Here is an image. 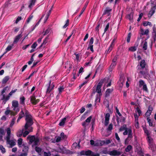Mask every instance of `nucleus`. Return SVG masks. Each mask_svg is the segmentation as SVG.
<instances>
[{
  "instance_id": "nucleus-14",
  "label": "nucleus",
  "mask_w": 156,
  "mask_h": 156,
  "mask_svg": "<svg viewBox=\"0 0 156 156\" xmlns=\"http://www.w3.org/2000/svg\"><path fill=\"white\" fill-rule=\"evenodd\" d=\"M12 105L13 107H19V103L18 101L13 100L12 102Z\"/></svg>"
},
{
  "instance_id": "nucleus-13",
  "label": "nucleus",
  "mask_w": 156,
  "mask_h": 156,
  "mask_svg": "<svg viewBox=\"0 0 156 156\" xmlns=\"http://www.w3.org/2000/svg\"><path fill=\"white\" fill-rule=\"evenodd\" d=\"M113 89H108L105 92V97H108L110 94L112 92Z\"/></svg>"
},
{
  "instance_id": "nucleus-18",
  "label": "nucleus",
  "mask_w": 156,
  "mask_h": 156,
  "mask_svg": "<svg viewBox=\"0 0 156 156\" xmlns=\"http://www.w3.org/2000/svg\"><path fill=\"white\" fill-rule=\"evenodd\" d=\"M35 138L34 136H30L29 135L27 137V138L29 139L30 142L31 143L34 142Z\"/></svg>"
},
{
  "instance_id": "nucleus-43",
  "label": "nucleus",
  "mask_w": 156,
  "mask_h": 156,
  "mask_svg": "<svg viewBox=\"0 0 156 156\" xmlns=\"http://www.w3.org/2000/svg\"><path fill=\"white\" fill-rule=\"evenodd\" d=\"M147 42L146 41H145L144 42V44L143 45V48L144 50H146L147 49Z\"/></svg>"
},
{
  "instance_id": "nucleus-32",
  "label": "nucleus",
  "mask_w": 156,
  "mask_h": 156,
  "mask_svg": "<svg viewBox=\"0 0 156 156\" xmlns=\"http://www.w3.org/2000/svg\"><path fill=\"white\" fill-rule=\"evenodd\" d=\"M133 14L131 13L130 14L126 16V18L130 20H132L133 19Z\"/></svg>"
},
{
  "instance_id": "nucleus-36",
  "label": "nucleus",
  "mask_w": 156,
  "mask_h": 156,
  "mask_svg": "<svg viewBox=\"0 0 156 156\" xmlns=\"http://www.w3.org/2000/svg\"><path fill=\"white\" fill-rule=\"evenodd\" d=\"M116 65V63L115 62H112L110 66L109 70L110 71H112V69Z\"/></svg>"
},
{
  "instance_id": "nucleus-7",
  "label": "nucleus",
  "mask_w": 156,
  "mask_h": 156,
  "mask_svg": "<svg viewBox=\"0 0 156 156\" xmlns=\"http://www.w3.org/2000/svg\"><path fill=\"white\" fill-rule=\"evenodd\" d=\"M22 36L23 35L22 34V33L16 36L14 38L13 43L14 44H17Z\"/></svg>"
},
{
  "instance_id": "nucleus-11",
  "label": "nucleus",
  "mask_w": 156,
  "mask_h": 156,
  "mask_svg": "<svg viewBox=\"0 0 156 156\" xmlns=\"http://www.w3.org/2000/svg\"><path fill=\"white\" fill-rule=\"evenodd\" d=\"M7 135L6 136L7 140V141L9 140L10 137L11 135V129L10 128H8L7 129Z\"/></svg>"
},
{
  "instance_id": "nucleus-64",
  "label": "nucleus",
  "mask_w": 156,
  "mask_h": 156,
  "mask_svg": "<svg viewBox=\"0 0 156 156\" xmlns=\"http://www.w3.org/2000/svg\"><path fill=\"white\" fill-rule=\"evenodd\" d=\"M28 154L27 153L23 152L20 154L19 156H27Z\"/></svg>"
},
{
  "instance_id": "nucleus-31",
  "label": "nucleus",
  "mask_w": 156,
  "mask_h": 156,
  "mask_svg": "<svg viewBox=\"0 0 156 156\" xmlns=\"http://www.w3.org/2000/svg\"><path fill=\"white\" fill-rule=\"evenodd\" d=\"M88 2H86L84 7L83 8L82 10L81 11V13L79 16H80V15L83 13V12L85 10V9L88 4Z\"/></svg>"
},
{
  "instance_id": "nucleus-2",
  "label": "nucleus",
  "mask_w": 156,
  "mask_h": 156,
  "mask_svg": "<svg viewBox=\"0 0 156 156\" xmlns=\"http://www.w3.org/2000/svg\"><path fill=\"white\" fill-rule=\"evenodd\" d=\"M55 85L54 83L53 82L51 83V80H50L49 81V85L48 87L47 90L46 91V93L49 94L51 91L53 90L54 88Z\"/></svg>"
},
{
  "instance_id": "nucleus-28",
  "label": "nucleus",
  "mask_w": 156,
  "mask_h": 156,
  "mask_svg": "<svg viewBox=\"0 0 156 156\" xmlns=\"http://www.w3.org/2000/svg\"><path fill=\"white\" fill-rule=\"evenodd\" d=\"M140 65L142 68L144 69V68L146 65L145 61L144 60H142L140 62Z\"/></svg>"
},
{
  "instance_id": "nucleus-52",
  "label": "nucleus",
  "mask_w": 156,
  "mask_h": 156,
  "mask_svg": "<svg viewBox=\"0 0 156 156\" xmlns=\"http://www.w3.org/2000/svg\"><path fill=\"white\" fill-rule=\"evenodd\" d=\"M131 33H129L128 34L127 37V42L128 43H129L130 41V37H131Z\"/></svg>"
},
{
  "instance_id": "nucleus-44",
  "label": "nucleus",
  "mask_w": 156,
  "mask_h": 156,
  "mask_svg": "<svg viewBox=\"0 0 156 156\" xmlns=\"http://www.w3.org/2000/svg\"><path fill=\"white\" fill-rule=\"evenodd\" d=\"M35 149L36 151L38 153H40L42 151L41 148L37 146L35 147Z\"/></svg>"
},
{
  "instance_id": "nucleus-42",
  "label": "nucleus",
  "mask_w": 156,
  "mask_h": 156,
  "mask_svg": "<svg viewBox=\"0 0 156 156\" xmlns=\"http://www.w3.org/2000/svg\"><path fill=\"white\" fill-rule=\"evenodd\" d=\"M16 119L15 117L12 119L10 125V127H12L13 126L15 123Z\"/></svg>"
},
{
  "instance_id": "nucleus-62",
  "label": "nucleus",
  "mask_w": 156,
  "mask_h": 156,
  "mask_svg": "<svg viewBox=\"0 0 156 156\" xmlns=\"http://www.w3.org/2000/svg\"><path fill=\"white\" fill-rule=\"evenodd\" d=\"M143 89L144 91H145L146 92L147 91L148 89L147 87V85L146 84H144L143 86Z\"/></svg>"
},
{
  "instance_id": "nucleus-61",
  "label": "nucleus",
  "mask_w": 156,
  "mask_h": 156,
  "mask_svg": "<svg viewBox=\"0 0 156 156\" xmlns=\"http://www.w3.org/2000/svg\"><path fill=\"white\" fill-rule=\"evenodd\" d=\"M29 133V132L28 131H25L24 133H23V137H26Z\"/></svg>"
},
{
  "instance_id": "nucleus-46",
  "label": "nucleus",
  "mask_w": 156,
  "mask_h": 156,
  "mask_svg": "<svg viewBox=\"0 0 156 156\" xmlns=\"http://www.w3.org/2000/svg\"><path fill=\"white\" fill-rule=\"evenodd\" d=\"M60 136L63 139H65L67 138L66 136L65 135L63 132H62L61 133Z\"/></svg>"
},
{
  "instance_id": "nucleus-8",
  "label": "nucleus",
  "mask_w": 156,
  "mask_h": 156,
  "mask_svg": "<svg viewBox=\"0 0 156 156\" xmlns=\"http://www.w3.org/2000/svg\"><path fill=\"white\" fill-rule=\"evenodd\" d=\"M156 9V5H155L153 7H151L150 10L149 11L148 16L149 17H151L152 15L155 12V10Z\"/></svg>"
},
{
  "instance_id": "nucleus-27",
  "label": "nucleus",
  "mask_w": 156,
  "mask_h": 156,
  "mask_svg": "<svg viewBox=\"0 0 156 156\" xmlns=\"http://www.w3.org/2000/svg\"><path fill=\"white\" fill-rule=\"evenodd\" d=\"M147 140L148 142L151 145H152V144L153 139L150 136H147Z\"/></svg>"
},
{
  "instance_id": "nucleus-26",
  "label": "nucleus",
  "mask_w": 156,
  "mask_h": 156,
  "mask_svg": "<svg viewBox=\"0 0 156 156\" xmlns=\"http://www.w3.org/2000/svg\"><path fill=\"white\" fill-rule=\"evenodd\" d=\"M25 115L26 116V118L32 117L31 115L28 112V111L26 109L24 110Z\"/></svg>"
},
{
  "instance_id": "nucleus-59",
  "label": "nucleus",
  "mask_w": 156,
  "mask_h": 156,
  "mask_svg": "<svg viewBox=\"0 0 156 156\" xmlns=\"http://www.w3.org/2000/svg\"><path fill=\"white\" fill-rule=\"evenodd\" d=\"M13 110L16 112L17 113L20 110V108L18 107H13Z\"/></svg>"
},
{
  "instance_id": "nucleus-5",
  "label": "nucleus",
  "mask_w": 156,
  "mask_h": 156,
  "mask_svg": "<svg viewBox=\"0 0 156 156\" xmlns=\"http://www.w3.org/2000/svg\"><path fill=\"white\" fill-rule=\"evenodd\" d=\"M121 153L116 150H113L109 152V154L112 156H119L121 155Z\"/></svg>"
},
{
  "instance_id": "nucleus-15",
  "label": "nucleus",
  "mask_w": 156,
  "mask_h": 156,
  "mask_svg": "<svg viewBox=\"0 0 156 156\" xmlns=\"http://www.w3.org/2000/svg\"><path fill=\"white\" fill-rule=\"evenodd\" d=\"M112 11V9H110L109 7H107L105 10L104 13L103 15L108 14V15L110 14V12Z\"/></svg>"
},
{
  "instance_id": "nucleus-40",
  "label": "nucleus",
  "mask_w": 156,
  "mask_h": 156,
  "mask_svg": "<svg viewBox=\"0 0 156 156\" xmlns=\"http://www.w3.org/2000/svg\"><path fill=\"white\" fill-rule=\"evenodd\" d=\"M64 89V88L63 86H60L58 88V90L59 91L58 93L61 94V93L63 91Z\"/></svg>"
},
{
  "instance_id": "nucleus-38",
  "label": "nucleus",
  "mask_w": 156,
  "mask_h": 156,
  "mask_svg": "<svg viewBox=\"0 0 156 156\" xmlns=\"http://www.w3.org/2000/svg\"><path fill=\"white\" fill-rule=\"evenodd\" d=\"M13 45L14 44L13 43L11 45H8L5 49L6 50V51H10Z\"/></svg>"
},
{
  "instance_id": "nucleus-19",
  "label": "nucleus",
  "mask_w": 156,
  "mask_h": 156,
  "mask_svg": "<svg viewBox=\"0 0 156 156\" xmlns=\"http://www.w3.org/2000/svg\"><path fill=\"white\" fill-rule=\"evenodd\" d=\"M101 87L99 86H97L96 89V91L99 94V96L102 95V93L101 92Z\"/></svg>"
},
{
  "instance_id": "nucleus-29",
  "label": "nucleus",
  "mask_w": 156,
  "mask_h": 156,
  "mask_svg": "<svg viewBox=\"0 0 156 156\" xmlns=\"http://www.w3.org/2000/svg\"><path fill=\"white\" fill-rule=\"evenodd\" d=\"M29 147L28 146H23V149L22 151L24 152L27 153L28 154V152Z\"/></svg>"
},
{
  "instance_id": "nucleus-58",
  "label": "nucleus",
  "mask_w": 156,
  "mask_h": 156,
  "mask_svg": "<svg viewBox=\"0 0 156 156\" xmlns=\"http://www.w3.org/2000/svg\"><path fill=\"white\" fill-rule=\"evenodd\" d=\"M0 134L1 135H4L5 134L4 130L2 128H0Z\"/></svg>"
},
{
  "instance_id": "nucleus-22",
  "label": "nucleus",
  "mask_w": 156,
  "mask_h": 156,
  "mask_svg": "<svg viewBox=\"0 0 156 156\" xmlns=\"http://www.w3.org/2000/svg\"><path fill=\"white\" fill-rule=\"evenodd\" d=\"M66 120V117H65V118H63V119H62L61 120L60 122L59 123V124H58L60 126H63L64 125L65 123V122Z\"/></svg>"
},
{
  "instance_id": "nucleus-45",
  "label": "nucleus",
  "mask_w": 156,
  "mask_h": 156,
  "mask_svg": "<svg viewBox=\"0 0 156 156\" xmlns=\"http://www.w3.org/2000/svg\"><path fill=\"white\" fill-rule=\"evenodd\" d=\"M113 128V125L112 123L110 124L108 128H107V130L109 131H111L112 129Z\"/></svg>"
},
{
  "instance_id": "nucleus-54",
  "label": "nucleus",
  "mask_w": 156,
  "mask_h": 156,
  "mask_svg": "<svg viewBox=\"0 0 156 156\" xmlns=\"http://www.w3.org/2000/svg\"><path fill=\"white\" fill-rule=\"evenodd\" d=\"M136 110L139 115V116H140L141 115V112H142L141 110H140V109L138 107H137L136 108Z\"/></svg>"
},
{
  "instance_id": "nucleus-4",
  "label": "nucleus",
  "mask_w": 156,
  "mask_h": 156,
  "mask_svg": "<svg viewBox=\"0 0 156 156\" xmlns=\"http://www.w3.org/2000/svg\"><path fill=\"white\" fill-rule=\"evenodd\" d=\"M123 134L124 135L128 134L127 138L129 139L130 140L133 137L132 131L131 129H128V131L126 130V131H125L123 132Z\"/></svg>"
},
{
  "instance_id": "nucleus-47",
  "label": "nucleus",
  "mask_w": 156,
  "mask_h": 156,
  "mask_svg": "<svg viewBox=\"0 0 156 156\" xmlns=\"http://www.w3.org/2000/svg\"><path fill=\"white\" fill-rule=\"evenodd\" d=\"M25 115L24 112L23 110H21L19 114V116L21 117L22 118Z\"/></svg>"
},
{
  "instance_id": "nucleus-23",
  "label": "nucleus",
  "mask_w": 156,
  "mask_h": 156,
  "mask_svg": "<svg viewBox=\"0 0 156 156\" xmlns=\"http://www.w3.org/2000/svg\"><path fill=\"white\" fill-rule=\"evenodd\" d=\"M125 80V77L123 76H121L120 78L119 83H120L122 85H123V83L124 82Z\"/></svg>"
},
{
  "instance_id": "nucleus-41",
  "label": "nucleus",
  "mask_w": 156,
  "mask_h": 156,
  "mask_svg": "<svg viewBox=\"0 0 156 156\" xmlns=\"http://www.w3.org/2000/svg\"><path fill=\"white\" fill-rule=\"evenodd\" d=\"M132 149V146L130 145H129L126 148L125 151L126 152H128L129 151Z\"/></svg>"
},
{
  "instance_id": "nucleus-35",
  "label": "nucleus",
  "mask_w": 156,
  "mask_h": 156,
  "mask_svg": "<svg viewBox=\"0 0 156 156\" xmlns=\"http://www.w3.org/2000/svg\"><path fill=\"white\" fill-rule=\"evenodd\" d=\"M93 153L92 151L90 150H88V151H85V155H86L87 156H88L91 155V154Z\"/></svg>"
},
{
  "instance_id": "nucleus-39",
  "label": "nucleus",
  "mask_w": 156,
  "mask_h": 156,
  "mask_svg": "<svg viewBox=\"0 0 156 156\" xmlns=\"http://www.w3.org/2000/svg\"><path fill=\"white\" fill-rule=\"evenodd\" d=\"M145 84L144 81L141 80H140L139 81V86L140 87H141L143 86L144 84Z\"/></svg>"
},
{
  "instance_id": "nucleus-50",
  "label": "nucleus",
  "mask_w": 156,
  "mask_h": 156,
  "mask_svg": "<svg viewBox=\"0 0 156 156\" xmlns=\"http://www.w3.org/2000/svg\"><path fill=\"white\" fill-rule=\"evenodd\" d=\"M33 15H31L27 19V20L26 21V23H29V22H30V21L33 18Z\"/></svg>"
},
{
  "instance_id": "nucleus-12",
  "label": "nucleus",
  "mask_w": 156,
  "mask_h": 156,
  "mask_svg": "<svg viewBox=\"0 0 156 156\" xmlns=\"http://www.w3.org/2000/svg\"><path fill=\"white\" fill-rule=\"evenodd\" d=\"M10 79V77L9 76H5L2 79V84H5L7 81Z\"/></svg>"
},
{
  "instance_id": "nucleus-10",
  "label": "nucleus",
  "mask_w": 156,
  "mask_h": 156,
  "mask_svg": "<svg viewBox=\"0 0 156 156\" xmlns=\"http://www.w3.org/2000/svg\"><path fill=\"white\" fill-rule=\"evenodd\" d=\"M153 110V108L151 106H149L145 114V115L147 116H149Z\"/></svg>"
},
{
  "instance_id": "nucleus-60",
  "label": "nucleus",
  "mask_w": 156,
  "mask_h": 156,
  "mask_svg": "<svg viewBox=\"0 0 156 156\" xmlns=\"http://www.w3.org/2000/svg\"><path fill=\"white\" fill-rule=\"evenodd\" d=\"M98 142H99V145L100 146H102L105 144V141L103 140H98Z\"/></svg>"
},
{
  "instance_id": "nucleus-48",
  "label": "nucleus",
  "mask_w": 156,
  "mask_h": 156,
  "mask_svg": "<svg viewBox=\"0 0 156 156\" xmlns=\"http://www.w3.org/2000/svg\"><path fill=\"white\" fill-rule=\"evenodd\" d=\"M9 144L11 146V147L13 146H14L16 144V143L13 140H9Z\"/></svg>"
},
{
  "instance_id": "nucleus-1",
  "label": "nucleus",
  "mask_w": 156,
  "mask_h": 156,
  "mask_svg": "<svg viewBox=\"0 0 156 156\" xmlns=\"http://www.w3.org/2000/svg\"><path fill=\"white\" fill-rule=\"evenodd\" d=\"M25 120L26 123L24 126V128L25 130H27L29 126L33 124V122L32 117L26 118Z\"/></svg>"
},
{
  "instance_id": "nucleus-16",
  "label": "nucleus",
  "mask_w": 156,
  "mask_h": 156,
  "mask_svg": "<svg viewBox=\"0 0 156 156\" xmlns=\"http://www.w3.org/2000/svg\"><path fill=\"white\" fill-rule=\"evenodd\" d=\"M135 45L136 44H135L134 46L130 47L129 49V50L133 52L136 51L138 45L136 44V46Z\"/></svg>"
},
{
  "instance_id": "nucleus-6",
  "label": "nucleus",
  "mask_w": 156,
  "mask_h": 156,
  "mask_svg": "<svg viewBox=\"0 0 156 156\" xmlns=\"http://www.w3.org/2000/svg\"><path fill=\"white\" fill-rule=\"evenodd\" d=\"M110 116V114L108 113H106L105 115L104 123V125L105 126H107L109 123Z\"/></svg>"
},
{
  "instance_id": "nucleus-17",
  "label": "nucleus",
  "mask_w": 156,
  "mask_h": 156,
  "mask_svg": "<svg viewBox=\"0 0 156 156\" xmlns=\"http://www.w3.org/2000/svg\"><path fill=\"white\" fill-rule=\"evenodd\" d=\"M152 35L154 40V42H155L156 41V31L155 28H153V30L152 32Z\"/></svg>"
},
{
  "instance_id": "nucleus-24",
  "label": "nucleus",
  "mask_w": 156,
  "mask_h": 156,
  "mask_svg": "<svg viewBox=\"0 0 156 156\" xmlns=\"http://www.w3.org/2000/svg\"><path fill=\"white\" fill-rule=\"evenodd\" d=\"M9 98L10 96L9 95L6 97H5V94H3L2 100H3L4 101L6 102L9 99Z\"/></svg>"
},
{
  "instance_id": "nucleus-34",
  "label": "nucleus",
  "mask_w": 156,
  "mask_h": 156,
  "mask_svg": "<svg viewBox=\"0 0 156 156\" xmlns=\"http://www.w3.org/2000/svg\"><path fill=\"white\" fill-rule=\"evenodd\" d=\"M0 150L1 151V152L2 154H4L6 152L5 148L1 145H0Z\"/></svg>"
},
{
  "instance_id": "nucleus-33",
  "label": "nucleus",
  "mask_w": 156,
  "mask_h": 156,
  "mask_svg": "<svg viewBox=\"0 0 156 156\" xmlns=\"http://www.w3.org/2000/svg\"><path fill=\"white\" fill-rule=\"evenodd\" d=\"M20 103L22 105H24L25 104L24 101L25 100V98L24 97L22 96L20 97Z\"/></svg>"
},
{
  "instance_id": "nucleus-55",
  "label": "nucleus",
  "mask_w": 156,
  "mask_h": 156,
  "mask_svg": "<svg viewBox=\"0 0 156 156\" xmlns=\"http://www.w3.org/2000/svg\"><path fill=\"white\" fill-rule=\"evenodd\" d=\"M113 45H112V44H111L108 51H107V53H109L112 51L113 47Z\"/></svg>"
},
{
  "instance_id": "nucleus-9",
  "label": "nucleus",
  "mask_w": 156,
  "mask_h": 156,
  "mask_svg": "<svg viewBox=\"0 0 156 156\" xmlns=\"http://www.w3.org/2000/svg\"><path fill=\"white\" fill-rule=\"evenodd\" d=\"M140 37H141L142 35H147L149 33V30L148 29H146L145 31L143 29L141 28L140 30Z\"/></svg>"
},
{
  "instance_id": "nucleus-57",
  "label": "nucleus",
  "mask_w": 156,
  "mask_h": 156,
  "mask_svg": "<svg viewBox=\"0 0 156 156\" xmlns=\"http://www.w3.org/2000/svg\"><path fill=\"white\" fill-rule=\"evenodd\" d=\"M37 44V43L36 42H35L31 46V48H35Z\"/></svg>"
},
{
  "instance_id": "nucleus-51",
  "label": "nucleus",
  "mask_w": 156,
  "mask_h": 156,
  "mask_svg": "<svg viewBox=\"0 0 156 156\" xmlns=\"http://www.w3.org/2000/svg\"><path fill=\"white\" fill-rule=\"evenodd\" d=\"M104 80H101L98 83L97 86H99L100 87H101L102 84L104 82Z\"/></svg>"
},
{
  "instance_id": "nucleus-53",
  "label": "nucleus",
  "mask_w": 156,
  "mask_h": 156,
  "mask_svg": "<svg viewBox=\"0 0 156 156\" xmlns=\"http://www.w3.org/2000/svg\"><path fill=\"white\" fill-rule=\"evenodd\" d=\"M94 42V38L93 37H91L89 41V45H93V44Z\"/></svg>"
},
{
  "instance_id": "nucleus-49",
  "label": "nucleus",
  "mask_w": 156,
  "mask_h": 156,
  "mask_svg": "<svg viewBox=\"0 0 156 156\" xmlns=\"http://www.w3.org/2000/svg\"><path fill=\"white\" fill-rule=\"evenodd\" d=\"M39 140L38 138L37 137H36L34 141V145L36 146L37 145H38V143L39 142Z\"/></svg>"
},
{
  "instance_id": "nucleus-20",
  "label": "nucleus",
  "mask_w": 156,
  "mask_h": 156,
  "mask_svg": "<svg viewBox=\"0 0 156 156\" xmlns=\"http://www.w3.org/2000/svg\"><path fill=\"white\" fill-rule=\"evenodd\" d=\"M124 130H125V131H126V130L128 131V129L127 128L126 125V124L123 125L119 129V131H122Z\"/></svg>"
},
{
  "instance_id": "nucleus-63",
  "label": "nucleus",
  "mask_w": 156,
  "mask_h": 156,
  "mask_svg": "<svg viewBox=\"0 0 156 156\" xmlns=\"http://www.w3.org/2000/svg\"><path fill=\"white\" fill-rule=\"evenodd\" d=\"M92 118V116H90L88 117L85 120V122H90Z\"/></svg>"
},
{
  "instance_id": "nucleus-25",
  "label": "nucleus",
  "mask_w": 156,
  "mask_h": 156,
  "mask_svg": "<svg viewBox=\"0 0 156 156\" xmlns=\"http://www.w3.org/2000/svg\"><path fill=\"white\" fill-rule=\"evenodd\" d=\"M35 1L34 0H30V4L28 6V7L30 8H31L33 6L35 5Z\"/></svg>"
},
{
  "instance_id": "nucleus-21",
  "label": "nucleus",
  "mask_w": 156,
  "mask_h": 156,
  "mask_svg": "<svg viewBox=\"0 0 156 156\" xmlns=\"http://www.w3.org/2000/svg\"><path fill=\"white\" fill-rule=\"evenodd\" d=\"M24 129H23L22 130H20L18 131L16 133V135L18 137H21L23 134V132Z\"/></svg>"
},
{
  "instance_id": "nucleus-37",
  "label": "nucleus",
  "mask_w": 156,
  "mask_h": 156,
  "mask_svg": "<svg viewBox=\"0 0 156 156\" xmlns=\"http://www.w3.org/2000/svg\"><path fill=\"white\" fill-rule=\"evenodd\" d=\"M143 25L145 27L147 26V25H149L150 26H152L151 23V22L147 21L144 22L143 23Z\"/></svg>"
},
{
  "instance_id": "nucleus-3",
  "label": "nucleus",
  "mask_w": 156,
  "mask_h": 156,
  "mask_svg": "<svg viewBox=\"0 0 156 156\" xmlns=\"http://www.w3.org/2000/svg\"><path fill=\"white\" fill-rule=\"evenodd\" d=\"M30 102L31 103L34 105H36L40 101L39 99H36L34 94L30 97Z\"/></svg>"
},
{
  "instance_id": "nucleus-56",
  "label": "nucleus",
  "mask_w": 156,
  "mask_h": 156,
  "mask_svg": "<svg viewBox=\"0 0 156 156\" xmlns=\"http://www.w3.org/2000/svg\"><path fill=\"white\" fill-rule=\"evenodd\" d=\"M23 140L22 138H20L18 140V144L19 146L21 145Z\"/></svg>"
},
{
  "instance_id": "nucleus-30",
  "label": "nucleus",
  "mask_w": 156,
  "mask_h": 156,
  "mask_svg": "<svg viewBox=\"0 0 156 156\" xmlns=\"http://www.w3.org/2000/svg\"><path fill=\"white\" fill-rule=\"evenodd\" d=\"M48 36L43 41L42 44L44 45V47H45V45L48 42Z\"/></svg>"
}]
</instances>
